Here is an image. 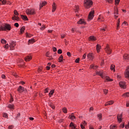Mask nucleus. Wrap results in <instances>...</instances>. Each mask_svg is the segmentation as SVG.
Returning a JSON list of instances; mask_svg holds the SVG:
<instances>
[{
  "instance_id": "nucleus-41",
  "label": "nucleus",
  "mask_w": 129,
  "mask_h": 129,
  "mask_svg": "<svg viewBox=\"0 0 129 129\" xmlns=\"http://www.w3.org/2000/svg\"><path fill=\"white\" fill-rule=\"evenodd\" d=\"M14 14L15 16H19V14L18 13V11L17 10H14Z\"/></svg>"
},
{
  "instance_id": "nucleus-5",
  "label": "nucleus",
  "mask_w": 129,
  "mask_h": 129,
  "mask_svg": "<svg viewBox=\"0 0 129 129\" xmlns=\"http://www.w3.org/2000/svg\"><path fill=\"white\" fill-rule=\"evenodd\" d=\"M26 14L27 15H35L36 13H35V10L34 9H32V10L27 9L26 10Z\"/></svg>"
},
{
  "instance_id": "nucleus-20",
  "label": "nucleus",
  "mask_w": 129,
  "mask_h": 129,
  "mask_svg": "<svg viewBox=\"0 0 129 129\" xmlns=\"http://www.w3.org/2000/svg\"><path fill=\"white\" fill-rule=\"evenodd\" d=\"M33 43H35V40L34 39H29L28 40L29 45H30V44H33Z\"/></svg>"
},
{
  "instance_id": "nucleus-13",
  "label": "nucleus",
  "mask_w": 129,
  "mask_h": 129,
  "mask_svg": "<svg viewBox=\"0 0 129 129\" xmlns=\"http://www.w3.org/2000/svg\"><path fill=\"white\" fill-rule=\"evenodd\" d=\"M114 103V101H108L105 104V106H107V105H111L112 104H113Z\"/></svg>"
},
{
  "instance_id": "nucleus-62",
  "label": "nucleus",
  "mask_w": 129,
  "mask_h": 129,
  "mask_svg": "<svg viewBox=\"0 0 129 129\" xmlns=\"http://www.w3.org/2000/svg\"><path fill=\"white\" fill-rule=\"evenodd\" d=\"M2 78L3 79H5V78H6V76H5V75H2Z\"/></svg>"
},
{
  "instance_id": "nucleus-38",
  "label": "nucleus",
  "mask_w": 129,
  "mask_h": 129,
  "mask_svg": "<svg viewBox=\"0 0 129 129\" xmlns=\"http://www.w3.org/2000/svg\"><path fill=\"white\" fill-rule=\"evenodd\" d=\"M15 45H13L12 44H10V49L11 50H14V48H15Z\"/></svg>"
},
{
  "instance_id": "nucleus-33",
  "label": "nucleus",
  "mask_w": 129,
  "mask_h": 129,
  "mask_svg": "<svg viewBox=\"0 0 129 129\" xmlns=\"http://www.w3.org/2000/svg\"><path fill=\"white\" fill-rule=\"evenodd\" d=\"M119 23H120V21L119 20V19L118 20V22L117 23V30H118L119 29Z\"/></svg>"
},
{
  "instance_id": "nucleus-45",
  "label": "nucleus",
  "mask_w": 129,
  "mask_h": 129,
  "mask_svg": "<svg viewBox=\"0 0 129 129\" xmlns=\"http://www.w3.org/2000/svg\"><path fill=\"white\" fill-rule=\"evenodd\" d=\"M45 29H46V27H45V25H42V27L40 28V30H41L42 31H43V30H45Z\"/></svg>"
},
{
  "instance_id": "nucleus-64",
  "label": "nucleus",
  "mask_w": 129,
  "mask_h": 129,
  "mask_svg": "<svg viewBox=\"0 0 129 129\" xmlns=\"http://www.w3.org/2000/svg\"><path fill=\"white\" fill-rule=\"evenodd\" d=\"M8 128H9V129H13V126H9L8 127Z\"/></svg>"
},
{
  "instance_id": "nucleus-52",
  "label": "nucleus",
  "mask_w": 129,
  "mask_h": 129,
  "mask_svg": "<svg viewBox=\"0 0 129 129\" xmlns=\"http://www.w3.org/2000/svg\"><path fill=\"white\" fill-rule=\"evenodd\" d=\"M52 49L53 50V52H56L57 51V48L55 47H53Z\"/></svg>"
},
{
  "instance_id": "nucleus-36",
  "label": "nucleus",
  "mask_w": 129,
  "mask_h": 129,
  "mask_svg": "<svg viewBox=\"0 0 129 129\" xmlns=\"http://www.w3.org/2000/svg\"><path fill=\"white\" fill-rule=\"evenodd\" d=\"M62 111L64 113H67V108L64 107L62 108Z\"/></svg>"
},
{
  "instance_id": "nucleus-25",
  "label": "nucleus",
  "mask_w": 129,
  "mask_h": 129,
  "mask_svg": "<svg viewBox=\"0 0 129 129\" xmlns=\"http://www.w3.org/2000/svg\"><path fill=\"white\" fill-rule=\"evenodd\" d=\"M54 90H52L50 91V93L48 94L49 97H51V96H52V95L54 94Z\"/></svg>"
},
{
  "instance_id": "nucleus-58",
  "label": "nucleus",
  "mask_w": 129,
  "mask_h": 129,
  "mask_svg": "<svg viewBox=\"0 0 129 129\" xmlns=\"http://www.w3.org/2000/svg\"><path fill=\"white\" fill-rule=\"evenodd\" d=\"M20 115H21V114H20V113H18L17 114V116H16L17 119H18V118H19V117H20Z\"/></svg>"
},
{
  "instance_id": "nucleus-16",
  "label": "nucleus",
  "mask_w": 129,
  "mask_h": 129,
  "mask_svg": "<svg viewBox=\"0 0 129 129\" xmlns=\"http://www.w3.org/2000/svg\"><path fill=\"white\" fill-rule=\"evenodd\" d=\"M121 117H122V114L117 115V118L119 122H121Z\"/></svg>"
},
{
  "instance_id": "nucleus-21",
  "label": "nucleus",
  "mask_w": 129,
  "mask_h": 129,
  "mask_svg": "<svg viewBox=\"0 0 129 129\" xmlns=\"http://www.w3.org/2000/svg\"><path fill=\"white\" fill-rule=\"evenodd\" d=\"M55 11H56V4L53 3L52 5V12H54Z\"/></svg>"
},
{
  "instance_id": "nucleus-48",
  "label": "nucleus",
  "mask_w": 129,
  "mask_h": 129,
  "mask_svg": "<svg viewBox=\"0 0 129 129\" xmlns=\"http://www.w3.org/2000/svg\"><path fill=\"white\" fill-rule=\"evenodd\" d=\"M125 128L126 129L129 128V122H128L127 124L125 125Z\"/></svg>"
},
{
  "instance_id": "nucleus-51",
  "label": "nucleus",
  "mask_w": 129,
  "mask_h": 129,
  "mask_svg": "<svg viewBox=\"0 0 129 129\" xmlns=\"http://www.w3.org/2000/svg\"><path fill=\"white\" fill-rule=\"evenodd\" d=\"M14 26L15 27H16V28H18V27H19V23H15Z\"/></svg>"
},
{
  "instance_id": "nucleus-61",
  "label": "nucleus",
  "mask_w": 129,
  "mask_h": 129,
  "mask_svg": "<svg viewBox=\"0 0 129 129\" xmlns=\"http://www.w3.org/2000/svg\"><path fill=\"white\" fill-rule=\"evenodd\" d=\"M82 124L84 125H86V122L85 121H84L83 122H82Z\"/></svg>"
},
{
  "instance_id": "nucleus-53",
  "label": "nucleus",
  "mask_w": 129,
  "mask_h": 129,
  "mask_svg": "<svg viewBox=\"0 0 129 129\" xmlns=\"http://www.w3.org/2000/svg\"><path fill=\"white\" fill-rule=\"evenodd\" d=\"M104 93L105 94H107V92H108V90H106V89H105V90H104Z\"/></svg>"
},
{
  "instance_id": "nucleus-17",
  "label": "nucleus",
  "mask_w": 129,
  "mask_h": 129,
  "mask_svg": "<svg viewBox=\"0 0 129 129\" xmlns=\"http://www.w3.org/2000/svg\"><path fill=\"white\" fill-rule=\"evenodd\" d=\"M100 49H101V46H100L99 44H97L96 50L98 53H99V52L100 51Z\"/></svg>"
},
{
  "instance_id": "nucleus-31",
  "label": "nucleus",
  "mask_w": 129,
  "mask_h": 129,
  "mask_svg": "<svg viewBox=\"0 0 129 129\" xmlns=\"http://www.w3.org/2000/svg\"><path fill=\"white\" fill-rule=\"evenodd\" d=\"M98 20L99 22H100V21H101V22H103V18H102V17L101 16H100L98 19Z\"/></svg>"
},
{
  "instance_id": "nucleus-6",
  "label": "nucleus",
  "mask_w": 129,
  "mask_h": 129,
  "mask_svg": "<svg viewBox=\"0 0 129 129\" xmlns=\"http://www.w3.org/2000/svg\"><path fill=\"white\" fill-rule=\"evenodd\" d=\"M119 85L121 87V88H123V89H125L126 87V85H125V83L124 82H120L119 83Z\"/></svg>"
},
{
  "instance_id": "nucleus-27",
  "label": "nucleus",
  "mask_w": 129,
  "mask_h": 129,
  "mask_svg": "<svg viewBox=\"0 0 129 129\" xmlns=\"http://www.w3.org/2000/svg\"><path fill=\"white\" fill-rule=\"evenodd\" d=\"M25 27H22L20 29V34H23L25 31Z\"/></svg>"
},
{
  "instance_id": "nucleus-54",
  "label": "nucleus",
  "mask_w": 129,
  "mask_h": 129,
  "mask_svg": "<svg viewBox=\"0 0 129 129\" xmlns=\"http://www.w3.org/2000/svg\"><path fill=\"white\" fill-rule=\"evenodd\" d=\"M106 2H108L109 4H111V3H112L113 0H106Z\"/></svg>"
},
{
  "instance_id": "nucleus-9",
  "label": "nucleus",
  "mask_w": 129,
  "mask_h": 129,
  "mask_svg": "<svg viewBox=\"0 0 129 129\" xmlns=\"http://www.w3.org/2000/svg\"><path fill=\"white\" fill-rule=\"evenodd\" d=\"M88 58L90 60H93V58L94 57L93 56V53H89L87 55Z\"/></svg>"
},
{
  "instance_id": "nucleus-32",
  "label": "nucleus",
  "mask_w": 129,
  "mask_h": 129,
  "mask_svg": "<svg viewBox=\"0 0 129 129\" xmlns=\"http://www.w3.org/2000/svg\"><path fill=\"white\" fill-rule=\"evenodd\" d=\"M70 126L72 127V129H75V126H74V124H73V122H71L70 124Z\"/></svg>"
},
{
  "instance_id": "nucleus-14",
  "label": "nucleus",
  "mask_w": 129,
  "mask_h": 129,
  "mask_svg": "<svg viewBox=\"0 0 129 129\" xmlns=\"http://www.w3.org/2000/svg\"><path fill=\"white\" fill-rule=\"evenodd\" d=\"M114 15L115 18H118V16L116 15H118V9H117V8H116L114 9Z\"/></svg>"
},
{
  "instance_id": "nucleus-18",
  "label": "nucleus",
  "mask_w": 129,
  "mask_h": 129,
  "mask_svg": "<svg viewBox=\"0 0 129 129\" xmlns=\"http://www.w3.org/2000/svg\"><path fill=\"white\" fill-rule=\"evenodd\" d=\"M110 70H111V71L115 72V66H114V64H111L110 66Z\"/></svg>"
},
{
  "instance_id": "nucleus-8",
  "label": "nucleus",
  "mask_w": 129,
  "mask_h": 129,
  "mask_svg": "<svg viewBox=\"0 0 129 129\" xmlns=\"http://www.w3.org/2000/svg\"><path fill=\"white\" fill-rule=\"evenodd\" d=\"M105 51L109 55H110V54H111V49H110V47H109L108 45L106 46Z\"/></svg>"
},
{
  "instance_id": "nucleus-43",
  "label": "nucleus",
  "mask_w": 129,
  "mask_h": 129,
  "mask_svg": "<svg viewBox=\"0 0 129 129\" xmlns=\"http://www.w3.org/2000/svg\"><path fill=\"white\" fill-rule=\"evenodd\" d=\"M45 93H48L49 92V89L48 88H46L44 90Z\"/></svg>"
},
{
  "instance_id": "nucleus-47",
  "label": "nucleus",
  "mask_w": 129,
  "mask_h": 129,
  "mask_svg": "<svg viewBox=\"0 0 129 129\" xmlns=\"http://www.w3.org/2000/svg\"><path fill=\"white\" fill-rule=\"evenodd\" d=\"M57 53H58V54H62V50H61V49H58V50H57Z\"/></svg>"
},
{
  "instance_id": "nucleus-15",
  "label": "nucleus",
  "mask_w": 129,
  "mask_h": 129,
  "mask_svg": "<svg viewBox=\"0 0 129 129\" xmlns=\"http://www.w3.org/2000/svg\"><path fill=\"white\" fill-rule=\"evenodd\" d=\"M24 60L26 61H30V60H32V56L28 55L24 58Z\"/></svg>"
},
{
  "instance_id": "nucleus-2",
  "label": "nucleus",
  "mask_w": 129,
  "mask_h": 129,
  "mask_svg": "<svg viewBox=\"0 0 129 129\" xmlns=\"http://www.w3.org/2000/svg\"><path fill=\"white\" fill-rule=\"evenodd\" d=\"M96 74L97 75H99L100 76H101L102 78H103V79H105L106 81H113L112 79L109 78V77L103 76V73L101 72H97Z\"/></svg>"
},
{
  "instance_id": "nucleus-40",
  "label": "nucleus",
  "mask_w": 129,
  "mask_h": 129,
  "mask_svg": "<svg viewBox=\"0 0 129 129\" xmlns=\"http://www.w3.org/2000/svg\"><path fill=\"white\" fill-rule=\"evenodd\" d=\"M1 43H2V44H6V43H7V41L5 39H2L1 40Z\"/></svg>"
},
{
  "instance_id": "nucleus-1",
  "label": "nucleus",
  "mask_w": 129,
  "mask_h": 129,
  "mask_svg": "<svg viewBox=\"0 0 129 129\" xmlns=\"http://www.w3.org/2000/svg\"><path fill=\"white\" fill-rule=\"evenodd\" d=\"M12 27L9 24H3L0 25V31H11Z\"/></svg>"
},
{
  "instance_id": "nucleus-55",
  "label": "nucleus",
  "mask_w": 129,
  "mask_h": 129,
  "mask_svg": "<svg viewBox=\"0 0 129 129\" xmlns=\"http://www.w3.org/2000/svg\"><path fill=\"white\" fill-rule=\"evenodd\" d=\"M67 54L68 56H69V57H70L71 56V53H70V52H68Z\"/></svg>"
},
{
  "instance_id": "nucleus-3",
  "label": "nucleus",
  "mask_w": 129,
  "mask_h": 129,
  "mask_svg": "<svg viewBox=\"0 0 129 129\" xmlns=\"http://www.w3.org/2000/svg\"><path fill=\"white\" fill-rule=\"evenodd\" d=\"M91 5H92L91 0H87L86 2H85L84 3V7L87 9H89V8L91 7Z\"/></svg>"
},
{
  "instance_id": "nucleus-30",
  "label": "nucleus",
  "mask_w": 129,
  "mask_h": 129,
  "mask_svg": "<svg viewBox=\"0 0 129 129\" xmlns=\"http://www.w3.org/2000/svg\"><path fill=\"white\" fill-rule=\"evenodd\" d=\"M8 107L10 108V109H14V108H15L14 105L11 104L9 105Z\"/></svg>"
},
{
  "instance_id": "nucleus-57",
  "label": "nucleus",
  "mask_w": 129,
  "mask_h": 129,
  "mask_svg": "<svg viewBox=\"0 0 129 129\" xmlns=\"http://www.w3.org/2000/svg\"><path fill=\"white\" fill-rule=\"evenodd\" d=\"M86 58V53H85L83 55V59H85Z\"/></svg>"
},
{
  "instance_id": "nucleus-10",
  "label": "nucleus",
  "mask_w": 129,
  "mask_h": 129,
  "mask_svg": "<svg viewBox=\"0 0 129 129\" xmlns=\"http://www.w3.org/2000/svg\"><path fill=\"white\" fill-rule=\"evenodd\" d=\"M46 4H47V2H46V1H43L42 2H40V5H39L40 10H41V9L43 7H44V6H46Z\"/></svg>"
},
{
  "instance_id": "nucleus-37",
  "label": "nucleus",
  "mask_w": 129,
  "mask_h": 129,
  "mask_svg": "<svg viewBox=\"0 0 129 129\" xmlns=\"http://www.w3.org/2000/svg\"><path fill=\"white\" fill-rule=\"evenodd\" d=\"M50 107H51V108H52V109H55V106L54 105V104H53V103H50Z\"/></svg>"
},
{
  "instance_id": "nucleus-50",
  "label": "nucleus",
  "mask_w": 129,
  "mask_h": 129,
  "mask_svg": "<svg viewBox=\"0 0 129 129\" xmlns=\"http://www.w3.org/2000/svg\"><path fill=\"white\" fill-rule=\"evenodd\" d=\"M10 45H14V46H16V42H15V41H12V42H11V43L10 44Z\"/></svg>"
},
{
  "instance_id": "nucleus-7",
  "label": "nucleus",
  "mask_w": 129,
  "mask_h": 129,
  "mask_svg": "<svg viewBox=\"0 0 129 129\" xmlns=\"http://www.w3.org/2000/svg\"><path fill=\"white\" fill-rule=\"evenodd\" d=\"M94 11H91L88 17L89 20H92L93 19V17H94Z\"/></svg>"
},
{
  "instance_id": "nucleus-28",
  "label": "nucleus",
  "mask_w": 129,
  "mask_h": 129,
  "mask_svg": "<svg viewBox=\"0 0 129 129\" xmlns=\"http://www.w3.org/2000/svg\"><path fill=\"white\" fill-rule=\"evenodd\" d=\"M59 62H62V61H63V55H60L59 58Z\"/></svg>"
},
{
  "instance_id": "nucleus-34",
  "label": "nucleus",
  "mask_w": 129,
  "mask_h": 129,
  "mask_svg": "<svg viewBox=\"0 0 129 129\" xmlns=\"http://www.w3.org/2000/svg\"><path fill=\"white\" fill-rule=\"evenodd\" d=\"M122 96H123L124 97H129V93H126L125 94H124Z\"/></svg>"
},
{
  "instance_id": "nucleus-35",
  "label": "nucleus",
  "mask_w": 129,
  "mask_h": 129,
  "mask_svg": "<svg viewBox=\"0 0 129 129\" xmlns=\"http://www.w3.org/2000/svg\"><path fill=\"white\" fill-rule=\"evenodd\" d=\"M0 2H1L2 5H6V4H7L6 0H0Z\"/></svg>"
},
{
  "instance_id": "nucleus-26",
  "label": "nucleus",
  "mask_w": 129,
  "mask_h": 129,
  "mask_svg": "<svg viewBox=\"0 0 129 129\" xmlns=\"http://www.w3.org/2000/svg\"><path fill=\"white\" fill-rule=\"evenodd\" d=\"M21 18L23 20H25V21H28V17L26 16L21 15Z\"/></svg>"
},
{
  "instance_id": "nucleus-63",
  "label": "nucleus",
  "mask_w": 129,
  "mask_h": 129,
  "mask_svg": "<svg viewBox=\"0 0 129 129\" xmlns=\"http://www.w3.org/2000/svg\"><path fill=\"white\" fill-rule=\"evenodd\" d=\"M61 38H62V39L65 38V34H62L61 35Z\"/></svg>"
},
{
  "instance_id": "nucleus-59",
  "label": "nucleus",
  "mask_w": 129,
  "mask_h": 129,
  "mask_svg": "<svg viewBox=\"0 0 129 129\" xmlns=\"http://www.w3.org/2000/svg\"><path fill=\"white\" fill-rule=\"evenodd\" d=\"M84 126L85 125H84L83 124H81V128H82V129L85 128Z\"/></svg>"
},
{
  "instance_id": "nucleus-22",
  "label": "nucleus",
  "mask_w": 129,
  "mask_h": 129,
  "mask_svg": "<svg viewBox=\"0 0 129 129\" xmlns=\"http://www.w3.org/2000/svg\"><path fill=\"white\" fill-rule=\"evenodd\" d=\"M98 68V67L97 66H94V64H91L90 66V68L91 69H97Z\"/></svg>"
},
{
  "instance_id": "nucleus-19",
  "label": "nucleus",
  "mask_w": 129,
  "mask_h": 129,
  "mask_svg": "<svg viewBox=\"0 0 129 129\" xmlns=\"http://www.w3.org/2000/svg\"><path fill=\"white\" fill-rule=\"evenodd\" d=\"M89 41H96V38L93 36H91L89 37Z\"/></svg>"
},
{
  "instance_id": "nucleus-12",
  "label": "nucleus",
  "mask_w": 129,
  "mask_h": 129,
  "mask_svg": "<svg viewBox=\"0 0 129 129\" xmlns=\"http://www.w3.org/2000/svg\"><path fill=\"white\" fill-rule=\"evenodd\" d=\"M18 91L20 93L23 92V91H25V88L20 86L18 89Z\"/></svg>"
},
{
  "instance_id": "nucleus-24",
  "label": "nucleus",
  "mask_w": 129,
  "mask_h": 129,
  "mask_svg": "<svg viewBox=\"0 0 129 129\" xmlns=\"http://www.w3.org/2000/svg\"><path fill=\"white\" fill-rule=\"evenodd\" d=\"M19 19L20 18H19V17L16 16H14L13 17H12V20H13V21H15V20L16 21H19Z\"/></svg>"
},
{
  "instance_id": "nucleus-11",
  "label": "nucleus",
  "mask_w": 129,
  "mask_h": 129,
  "mask_svg": "<svg viewBox=\"0 0 129 129\" xmlns=\"http://www.w3.org/2000/svg\"><path fill=\"white\" fill-rule=\"evenodd\" d=\"M77 24H78V25H82L83 24L84 25H85L86 23L84 19H80L79 21L77 22Z\"/></svg>"
},
{
  "instance_id": "nucleus-44",
  "label": "nucleus",
  "mask_w": 129,
  "mask_h": 129,
  "mask_svg": "<svg viewBox=\"0 0 129 129\" xmlns=\"http://www.w3.org/2000/svg\"><path fill=\"white\" fill-rule=\"evenodd\" d=\"M3 116L4 117H6V118H8V114H7L6 113H4L3 114Z\"/></svg>"
},
{
  "instance_id": "nucleus-23",
  "label": "nucleus",
  "mask_w": 129,
  "mask_h": 129,
  "mask_svg": "<svg viewBox=\"0 0 129 129\" xmlns=\"http://www.w3.org/2000/svg\"><path fill=\"white\" fill-rule=\"evenodd\" d=\"M70 118H71V119L74 120V119H75V118H76V117H75V116H74V115H73V113L72 114V115L69 116Z\"/></svg>"
},
{
  "instance_id": "nucleus-49",
  "label": "nucleus",
  "mask_w": 129,
  "mask_h": 129,
  "mask_svg": "<svg viewBox=\"0 0 129 129\" xmlns=\"http://www.w3.org/2000/svg\"><path fill=\"white\" fill-rule=\"evenodd\" d=\"M43 70V68H39L38 69V72H42Z\"/></svg>"
},
{
  "instance_id": "nucleus-42",
  "label": "nucleus",
  "mask_w": 129,
  "mask_h": 129,
  "mask_svg": "<svg viewBox=\"0 0 129 129\" xmlns=\"http://www.w3.org/2000/svg\"><path fill=\"white\" fill-rule=\"evenodd\" d=\"M98 117H99V120H101V117H102L101 114H98Z\"/></svg>"
},
{
  "instance_id": "nucleus-60",
  "label": "nucleus",
  "mask_w": 129,
  "mask_h": 129,
  "mask_svg": "<svg viewBox=\"0 0 129 129\" xmlns=\"http://www.w3.org/2000/svg\"><path fill=\"white\" fill-rule=\"evenodd\" d=\"M5 48H6V49H8L9 48V44H7L5 45Z\"/></svg>"
},
{
  "instance_id": "nucleus-46",
  "label": "nucleus",
  "mask_w": 129,
  "mask_h": 129,
  "mask_svg": "<svg viewBox=\"0 0 129 129\" xmlns=\"http://www.w3.org/2000/svg\"><path fill=\"white\" fill-rule=\"evenodd\" d=\"M120 0H115V5H118L119 4Z\"/></svg>"
},
{
  "instance_id": "nucleus-4",
  "label": "nucleus",
  "mask_w": 129,
  "mask_h": 129,
  "mask_svg": "<svg viewBox=\"0 0 129 129\" xmlns=\"http://www.w3.org/2000/svg\"><path fill=\"white\" fill-rule=\"evenodd\" d=\"M124 77L125 78L129 79V66H127L124 72Z\"/></svg>"
},
{
  "instance_id": "nucleus-39",
  "label": "nucleus",
  "mask_w": 129,
  "mask_h": 129,
  "mask_svg": "<svg viewBox=\"0 0 129 129\" xmlns=\"http://www.w3.org/2000/svg\"><path fill=\"white\" fill-rule=\"evenodd\" d=\"M79 9V7L78 6H76L75 10V12L78 13V10Z\"/></svg>"
},
{
  "instance_id": "nucleus-29",
  "label": "nucleus",
  "mask_w": 129,
  "mask_h": 129,
  "mask_svg": "<svg viewBox=\"0 0 129 129\" xmlns=\"http://www.w3.org/2000/svg\"><path fill=\"white\" fill-rule=\"evenodd\" d=\"M116 128H117L116 125H110V129H116Z\"/></svg>"
},
{
  "instance_id": "nucleus-56",
  "label": "nucleus",
  "mask_w": 129,
  "mask_h": 129,
  "mask_svg": "<svg viewBox=\"0 0 129 129\" xmlns=\"http://www.w3.org/2000/svg\"><path fill=\"white\" fill-rule=\"evenodd\" d=\"M79 58H77L75 60L76 63H79Z\"/></svg>"
}]
</instances>
